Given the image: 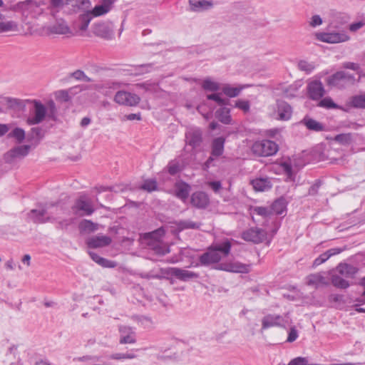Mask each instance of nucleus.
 Returning <instances> with one entry per match:
<instances>
[{
    "label": "nucleus",
    "instance_id": "nucleus-8",
    "mask_svg": "<svg viewBox=\"0 0 365 365\" xmlns=\"http://www.w3.org/2000/svg\"><path fill=\"white\" fill-rule=\"evenodd\" d=\"M287 315L282 316L277 314H267L262 319V330L272 327L285 328L287 324Z\"/></svg>",
    "mask_w": 365,
    "mask_h": 365
},
{
    "label": "nucleus",
    "instance_id": "nucleus-59",
    "mask_svg": "<svg viewBox=\"0 0 365 365\" xmlns=\"http://www.w3.org/2000/svg\"><path fill=\"white\" fill-rule=\"evenodd\" d=\"M91 20V16L90 14H85L81 16V25L80 26V29L82 31H85L87 29L88 24Z\"/></svg>",
    "mask_w": 365,
    "mask_h": 365
},
{
    "label": "nucleus",
    "instance_id": "nucleus-16",
    "mask_svg": "<svg viewBox=\"0 0 365 365\" xmlns=\"http://www.w3.org/2000/svg\"><path fill=\"white\" fill-rule=\"evenodd\" d=\"M166 273L168 274L174 276L179 280L184 282L198 277V274L195 272L178 267L169 268Z\"/></svg>",
    "mask_w": 365,
    "mask_h": 365
},
{
    "label": "nucleus",
    "instance_id": "nucleus-38",
    "mask_svg": "<svg viewBox=\"0 0 365 365\" xmlns=\"http://www.w3.org/2000/svg\"><path fill=\"white\" fill-rule=\"evenodd\" d=\"M245 88L243 86H240L238 87H232L229 84L225 85L222 88V92L225 95L230 98H234L240 93L242 89Z\"/></svg>",
    "mask_w": 365,
    "mask_h": 365
},
{
    "label": "nucleus",
    "instance_id": "nucleus-56",
    "mask_svg": "<svg viewBox=\"0 0 365 365\" xmlns=\"http://www.w3.org/2000/svg\"><path fill=\"white\" fill-rule=\"evenodd\" d=\"M298 336H299V333H298L297 329H296L295 327H290L289 331L288 332V336L287 339V341L292 343V342L294 341L295 340H297Z\"/></svg>",
    "mask_w": 365,
    "mask_h": 365
},
{
    "label": "nucleus",
    "instance_id": "nucleus-28",
    "mask_svg": "<svg viewBox=\"0 0 365 365\" xmlns=\"http://www.w3.org/2000/svg\"><path fill=\"white\" fill-rule=\"evenodd\" d=\"M190 191V186L183 182H177L175 186V195L180 200L185 201Z\"/></svg>",
    "mask_w": 365,
    "mask_h": 365
},
{
    "label": "nucleus",
    "instance_id": "nucleus-62",
    "mask_svg": "<svg viewBox=\"0 0 365 365\" xmlns=\"http://www.w3.org/2000/svg\"><path fill=\"white\" fill-rule=\"evenodd\" d=\"M364 25H365L364 21H359L351 24L349 25V29L351 32H356V31L361 29Z\"/></svg>",
    "mask_w": 365,
    "mask_h": 365
},
{
    "label": "nucleus",
    "instance_id": "nucleus-10",
    "mask_svg": "<svg viewBox=\"0 0 365 365\" xmlns=\"http://www.w3.org/2000/svg\"><path fill=\"white\" fill-rule=\"evenodd\" d=\"M267 236V232L261 228L252 227L245 231L242 234V238L247 242L255 244L263 242Z\"/></svg>",
    "mask_w": 365,
    "mask_h": 365
},
{
    "label": "nucleus",
    "instance_id": "nucleus-4",
    "mask_svg": "<svg viewBox=\"0 0 365 365\" xmlns=\"http://www.w3.org/2000/svg\"><path fill=\"white\" fill-rule=\"evenodd\" d=\"M252 151L257 156H271L278 151V145L274 141L262 140L260 141H256L252 145Z\"/></svg>",
    "mask_w": 365,
    "mask_h": 365
},
{
    "label": "nucleus",
    "instance_id": "nucleus-23",
    "mask_svg": "<svg viewBox=\"0 0 365 365\" xmlns=\"http://www.w3.org/2000/svg\"><path fill=\"white\" fill-rule=\"evenodd\" d=\"M47 214V211L46 209L41 210H31L29 214V218L32 220L35 223H45L46 222H49L51 220L50 217H45V215Z\"/></svg>",
    "mask_w": 365,
    "mask_h": 365
},
{
    "label": "nucleus",
    "instance_id": "nucleus-39",
    "mask_svg": "<svg viewBox=\"0 0 365 365\" xmlns=\"http://www.w3.org/2000/svg\"><path fill=\"white\" fill-rule=\"evenodd\" d=\"M281 168L283 172L287 175L290 180H294V176L296 173V169L294 168L290 160H285L280 164Z\"/></svg>",
    "mask_w": 365,
    "mask_h": 365
},
{
    "label": "nucleus",
    "instance_id": "nucleus-17",
    "mask_svg": "<svg viewBox=\"0 0 365 365\" xmlns=\"http://www.w3.org/2000/svg\"><path fill=\"white\" fill-rule=\"evenodd\" d=\"M29 145L17 146L6 153L5 160L8 163H12L16 159L23 158L29 153Z\"/></svg>",
    "mask_w": 365,
    "mask_h": 365
},
{
    "label": "nucleus",
    "instance_id": "nucleus-1",
    "mask_svg": "<svg viewBox=\"0 0 365 365\" xmlns=\"http://www.w3.org/2000/svg\"><path fill=\"white\" fill-rule=\"evenodd\" d=\"M33 109L30 116L27 118L26 123L30 125H37L42 123L46 118L51 120H56L57 117V108L53 101H48L44 105L41 101L34 100Z\"/></svg>",
    "mask_w": 365,
    "mask_h": 365
},
{
    "label": "nucleus",
    "instance_id": "nucleus-55",
    "mask_svg": "<svg viewBox=\"0 0 365 365\" xmlns=\"http://www.w3.org/2000/svg\"><path fill=\"white\" fill-rule=\"evenodd\" d=\"M252 212L264 217L269 216L271 213L270 210L264 207H255L253 208Z\"/></svg>",
    "mask_w": 365,
    "mask_h": 365
},
{
    "label": "nucleus",
    "instance_id": "nucleus-54",
    "mask_svg": "<svg viewBox=\"0 0 365 365\" xmlns=\"http://www.w3.org/2000/svg\"><path fill=\"white\" fill-rule=\"evenodd\" d=\"M235 107L242 110L244 113L250 111V104L248 101L238 100L235 102Z\"/></svg>",
    "mask_w": 365,
    "mask_h": 365
},
{
    "label": "nucleus",
    "instance_id": "nucleus-63",
    "mask_svg": "<svg viewBox=\"0 0 365 365\" xmlns=\"http://www.w3.org/2000/svg\"><path fill=\"white\" fill-rule=\"evenodd\" d=\"M305 363H307V358L299 356L291 360L288 365H305Z\"/></svg>",
    "mask_w": 365,
    "mask_h": 365
},
{
    "label": "nucleus",
    "instance_id": "nucleus-12",
    "mask_svg": "<svg viewBox=\"0 0 365 365\" xmlns=\"http://www.w3.org/2000/svg\"><path fill=\"white\" fill-rule=\"evenodd\" d=\"M93 33L99 37L110 39L113 36V24L110 21L96 24L93 27Z\"/></svg>",
    "mask_w": 365,
    "mask_h": 365
},
{
    "label": "nucleus",
    "instance_id": "nucleus-32",
    "mask_svg": "<svg viewBox=\"0 0 365 365\" xmlns=\"http://www.w3.org/2000/svg\"><path fill=\"white\" fill-rule=\"evenodd\" d=\"M225 138L219 137L212 141L211 155L214 157H219L224 151Z\"/></svg>",
    "mask_w": 365,
    "mask_h": 365
},
{
    "label": "nucleus",
    "instance_id": "nucleus-43",
    "mask_svg": "<svg viewBox=\"0 0 365 365\" xmlns=\"http://www.w3.org/2000/svg\"><path fill=\"white\" fill-rule=\"evenodd\" d=\"M297 68L301 71H304L307 74H309L314 70L315 65L313 62H309L305 60H300L297 63Z\"/></svg>",
    "mask_w": 365,
    "mask_h": 365
},
{
    "label": "nucleus",
    "instance_id": "nucleus-61",
    "mask_svg": "<svg viewBox=\"0 0 365 365\" xmlns=\"http://www.w3.org/2000/svg\"><path fill=\"white\" fill-rule=\"evenodd\" d=\"M323 23L322 19L320 17L319 15H314L309 21V25L312 27H317L320 25H322Z\"/></svg>",
    "mask_w": 365,
    "mask_h": 365
},
{
    "label": "nucleus",
    "instance_id": "nucleus-2",
    "mask_svg": "<svg viewBox=\"0 0 365 365\" xmlns=\"http://www.w3.org/2000/svg\"><path fill=\"white\" fill-rule=\"evenodd\" d=\"M231 243L228 240L221 243L213 244L199 257L202 265L208 266L219 262L230 252Z\"/></svg>",
    "mask_w": 365,
    "mask_h": 365
},
{
    "label": "nucleus",
    "instance_id": "nucleus-29",
    "mask_svg": "<svg viewBox=\"0 0 365 365\" xmlns=\"http://www.w3.org/2000/svg\"><path fill=\"white\" fill-rule=\"evenodd\" d=\"M253 188L256 191L264 192L269 190L272 187L271 182L268 178H256L251 181Z\"/></svg>",
    "mask_w": 365,
    "mask_h": 365
},
{
    "label": "nucleus",
    "instance_id": "nucleus-13",
    "mask_svg": "<svg viewBox=\"0 0 365 365\" xmlns=\"http://www.w3.org/2000/svg\"><path fill=\"white\" fill-rule=\"evenodd\" d=\"M308 96L312 100H319L325 93L322 83L319 80H313L307 85Z\"/></svg>",
    "mask_w": 365,
    "mask_h": 365
},
{
    "label": "nucleus",
    "instance_id": "nucleus-40",
    "mask_svg": "<svg viewBox=\"0 0 365 365\" xmlns=\"http://www.w3.org/2000/svg\"><path fill=\"white\" fill-rule=\"evenodd\" d=\"M230 113V109L226 107L221 108L216 112L218 119L225 124H229L231 122Z\"/></svg>",
    "mask_w": 365,
    "mask_h": 365
},
{
    "label": "nucleus",
    "instance_id": "nucleus-47",
    "mask_svg": "<svg viewBox=\"0 0 365 365\" xmlns=\"http://www.w3.org/2000/svg\"><path fill=\"white\" fill-rule=\"evenodd\" d=\"M202 86L205 90L209 91H217L220 89L218 83L212 81L209 78L203 81Z\"/></svg>",
    "mask_w": 365,
    "mask_h": 365
},
{
    "label": "nucleus",
    "instance_id": "nucleus-42",
    "mask_svg": "<svg viewBox=\"0 0 365 365\" xmlns=\"http://www.w3.org/2000/svg\"><path fill=\"white\" fill-rule=\"evenodd\" d=\"M201 224L192 222L191 220H182L178 222L177 227L180 231L186 229H193L197 230L199 229Z\"/></svg>",
    "mask_w": 365,
    "mask_h": 365
},
{
    "label": "nucleus",
    "instance_id": "nucleus-34",
    "mask_svg": "<svg viewBox=\"0 0 365 365\" xmlns=\"http://www.w3.org/2000/svg\"><path fill=\"white\" fill-rule=\"evenodd\" d=\"M301 123L304 125L307 128L310 130L316 132L324 130V125L322 123L307 116L303 118Z\"/></svg>",
    "mask_w": 365,
    "mask_h": 365
},
{
    "label": "nucleus",
    "instance_id": "nucleus-25",
    "mask_svg": "<svg viewBox=\"0 0 365 365\" xmlns=\"http://www.w3.org/2000/svg\"><path fill=\"white\" fill-rule=\"evenodd\" d=\"M190 9L193 11L201 12L211 9L213 6L209 0H189Z\"/></svg>",
    "mask_w": 365,
    "mask_h": 365
},
{
    "label": "nucleus",
    "instance_id": "nucleus-51",
    "mask_svg": "<svg viewBox=\"0 0 365 365\" xmlns=\"http://www.w3.org/2000/svg\"><path fill=\"white\" fill-rule=\"evenodd\" d=\"M141 188L148 192L154 191L157 189V182L153 179L146 180L141 185Z\"/></svg>",
    "mask_w": 365,
    "mask_h": 365
},
{
    "label": "nucleus",
    "instance_id": "nucleus-64",
    "mask_svg": "<svg viewBox=\"0 0 365 365\" xmlns=\"http://www.w3.org/2000/svg\"><path fill=\"white\" fill-rule=\"evenodd\" d=\"M207 99L212 100L220 105L224 104V100L220 96L218 93L210 94L207 96Z\"/></svg>",
    "mask_w": 365,
    "mask_h": 365
},
{
    "label": "nucleus",
    "instance_id": "nucleus-37",
    "mask_svg": "<svg viewBox=\"0 0 365 365\" xmlns=\"http://www.w3.org/2000/svg\"><path fill=\"white\" fill-rule=\"evenodd\" d=\"M78 228L81 232L88 234L98 230V225L91 220H83L79 223Z\"/></svg>",
    "mask_w": 365,
    "mask_h": 365
},
{
    "label": "nucleus",
    "instance_id": "nucleus-44",
    "mask_svg": "<svg viewBox=\"0 0 365 365\" xmlns=\"http://www.w3.org/2000/svg\"><path fill=\"white\" fill-rule=\"evenodd\" d=\"M334 140L341 145H348L353 142V135L351 133L338 134L334 137Z\"/></svg>",
    "mask_w": 365,
    "mask_h": 365
},
{
    "label": "nucleus",
    "instance_id": "nucleus-27",
    "mask_svg": "<svg viewBox=\"0 0 365 365\" xmlns=\"http://www.w3.org/2000/svg\"><path fill=\"white\" fill-rule=\"evenodd\" d=\"M336 271L345 277L353 278L358 272V268L347 263H340L336 267Z\"/></svg>",
    "mask_w": 365,
    "mask_h": 365
},
{
    "label": "nucleus",
    "instance_id": "nucleus-26",
    "mask_svg": "<svg viewBox=\"0 0 365 365\" xmlns=\"http://www.w3.org/2000/svg\"><path fill=\"white\" fill-rule=\"evenodd\" d=\"M113 4V0H103L101 4L96 5L92 9L90 14H92L93 16L106 14L110 11Z\"/></svg>",
    "mask_w": 365,
    "mask_h": 365
},
{
    "label": "nucleus",
    "instance_id": "nucleus-30",
    "mask_svg": "<svg viewBox=\"0 0 365 365\" xmlns=\"http://www.w3.org/2000/svg\"><path fill=\"white\" fill-rule=\"evenodd\" d=\"M88 255L95 262L103 267L114 268L117 265L115 262L103 258L93 252H88Z\"/></svg>",
    "mask_w": 365,
    "mask_h": 365
},
{
    "label": "nucleus",
    "instance_id": "nucleus-21",
    "mask_svg": "<svg viewBox=\"0 0 365 365\" xmlns=\"http://www.w3.org/2000/svg\"><path fill=\"white\" fill-rule=\"evenodd\" d=\"M120 332V344H134L135 342V332L133 329L126 326H120L119 327Z\"/></svg>",
    "mask_w": 365,
    "mask_h": 365
},
{
    "label": "nucleus",
    "instance_id": "nucleus-24",
    "mask_svg": "<svg viewBox=\"0 0 365 365\" xmlns=\"http://www.w3.org/2000/svg\"><path fill=\"white\" fill-rule=\"evenodd\" d=\"M307 284L318 288L321 286H327L329 282L322 273H315L309 274L307 277Z\"/></svg>",
    "mask_w": 365,
    "mask_h": 365
},
{
    "label": "nucleus",
    "instance_id": "nucleus-6",
    "mask_svg": "<svg viewBox=\"0 0 365 365\" xmlns=\"http://www.w3.org/2000/svg\"><path fill=\"white\" fill-rule=\"evenodd\" d=\"M94 210L92 201L85 197H81L76 200L71 207L73 214L79 217L91 215Z\"/></svg>",
    "mask_w": 365,
    "mask_h": 365
},
{
    "label": "nucleus",
    "instance_id": "nucleus-7",
    "mask_svg": "<svg viewBox=\"0 0 365 365\" xmlns=\"http://www.w3.org/2000/svg\"><path fill=\"white\" fill-rule=\"evenodd\" d=\"M163 235L164 231L161 229H158L149 234L153 240L149 243V247L156 255H165L170 252L169 247L165 243L159 240V238Z\"/></svg>",
    "mask_w": 365,
    "mask_h": 365
},
{
    "label": "nucleus",
    "instance_id": "nucleus-3",
    "mask_svg": "<svg viewBox=\"0 0 365 365\" xmlns=\"http://www.w3.org/2000/svg\"><path fill=\"white\" fill-rule=\"evenodd\" d=\"M43 1L26 0L18 4V9L26 17L38 18L44 11Z\"/></svg>",
    "mask_w": 365,
    "mask_h": 365
},
{
    "label": "nucleus",
    "instance_id": "nucleus-9",
    "mask_svg": "<svg viewBox=\"0 0 365 365\" xmlns=\"http://www.w3.org/2000/svg\"><path fill=\"white\" fill-rule=\"evenodd\" d=\"M114 101L122 106H135L140 101V98L135 94L125 91H118L114 96Z\"/></svg>",
    "mask_w": 365,
    "mask_h": 365
},
{
    "label": "nucleus",
    "instance_id": "nucleus-46",
    "mask_svg": "<svg viewBox=\"0 0 365 365\" xmlns=\"http://www.w3.org/2000/svg\"><path fill=\"white\" fill-rule=\"evenodd\" d=\"M153 64L151 63L142 64L135 66L132 71L135 76L143 75L150 72L153 70Z\"/></svg>",
    "mask_w": 365,
    "mask_h": 365
},
{
    "label": "nucleus",
    "instance_id": "nucleus-58",
    "mask_svg": "<svg viewBox=\"0 0 365 365\" xmlns=\"http://www.w3.org/2000/svg\"><path fill=\"white\" fill-rule=\"evenodd\" d=\"M329 258V254L326 252L320 255L317 258H316L313 262V267H316L321 264L325 262Z\"/></svg>",
    "mask_w": 365,
    "mask_h": 365
},
{
    "label": "nucleus",
    "instance_id": "nucleus-36",
    "mask_svg": "<svg viewBox=\"0 0 365 365\" xmlns=\"http://www.w3.org/2000/svg\"><path fill=\"white\" fill-rule=\"evenodd\" d=\"M342 74L341 71H338L331 75L327 79V84L329 86L337 87L339 88H345V84L342 83Z\"/></svg>",
    "mask_w": 365,
    "mask_h": 365
},
{
    "label": "nucleus",
    "instance_id": "nucleus-49",
    "mask_svg": "<svg viewBox=\"0 0 365 365\" xmlns=\"http://www.w3.org/2000/svg\"><path fill=\"white\" fill-rule=\"evenodd\" d=\"M9 136L14 138L19 143H21L25 138V132L22 128H16L9 134Z\"/></svg>",
    "mask_w": 365,
    "mask_h": 365
},
{
    "label": "nucleus",
    "instance_id": "nucleus-41",
    "mask_svg": "<svg viewBox=\"0 0 365 365\" xmlns=\"http://www.w3.org/2000/svg\"><path fill=\"white\" fill-rule=\"evenodd\" d=\"M64 4L63 0H50L48 9L50 11L51 15L55 17L60 9L63 7Z\"/></svg>",
    "mask_w": 365,
    "mask_h": 365
},
{
    "label": "nucleus",
    "instance_id": "nucleus-5",
    "mask_svg": "<svg viewBox=\"0 0 365 365\" xmlns=\"http://www.w3.org/2000/svg\"><path fill=\"white\" fill-rule=\"evenodd\" d=\"M316 39L327 43H339L349 40V36L344 31L338 32H318Z\"/></svg>",
    "mask_w": 365,
    "mask_h": 365
},
{
    "label": "nucleus",
    "instance_id": "nucleus-18",
    "mask_svg": "<svg viewBox=\"0 0 365 365\" xmlns=\"http://www.w3.org/2000/svg\"><path fill=\"white\" fill-rule=\"evenodd\" d=\"M121 83L116 81H108L93 86V88L106 96H109L113 91L120 88Z\"/></svg>",
    "mask_w": 365,
    "mask_h": 365
},
{
    "label": "nucleus",
    "instance_id": "nucleus-50",
    "mask_svg": "<svg viewBox=\"0 0 365 365\" xmlns=\"http://www.w3.org/2000/svg\"><path fill=\"white\" fill-rule=\"evenodd\" d=\"M136 87L138 88H142L144 89L146 91L149 92H157L158 90V85L156 83H138L136 84Z\"/></svg>",
    "mask_w": 365,
    "mask_h": 365
},
{
    "label": "nucleus",
    "instance_id": "nucleus-20",
    "mask_svg": "<svg viewBox=\"0 0 365 365\" xmlns=\"http://www.w3.org/2000/svg\"><path fill=\"white\" fill-rule=\"evenodd\" d=\"M112 239L106 235H98L89 237L86 240V245L89 248H101L109 245Z\"/></svg>",
    "mask_w": 365,
    "mask_h": 365
},
{
    "label": "nucleus",
    "instance_id": "nucleus-45",
    "mask_svg": "<svg viewBox=\"0 0 365 365\" xmlns=\"http://www.w3.org/2000/svg\"><path fill=\"white\" fill-rule=\"evenodd\" d=\"M331 283L334 287L340 289H346L349 287L348 281L337 274H333L331 276Z\"/></svg>",
    "mask_w": 365,
    "mask_h": 365
},
{
    "label": "nucleus",
    "instance_id": "nucleus-11",
    "mask_svg": "<svg viewBox=\"0 0 365 365\" xmlns=\"http://www.w3.org/2000/svg\"><path fill=\"white\" fill-rule=\"evenodd\" d=\"M292 114V107L285 101H278L276 104V110L272 113V115L277 120H288Z\"/></svg>",
    "mask_w": 365,
    "mask_h": 365
},
{
    "label": "nucleus",
    "instance_id": "nucleus-57",
    "mask_svg": "<svg viewBox=\"0 0 365 365\" xmlns=\"http://www.w3.org/2000/svg\"><path fill=\"white\" fill-rule=\"evenodd\" d=\"M168 171L170 175H175L180 171L179 163L176 161H171L168 165Z\"/></svg>",
    "mask_w": 365,
    "mask_h": 365
},
{
    "label": "nucleus",
    "instance_id": "nucleus-22",
    "mask_svg": "<svg viewBox=\"0 0 365 365\" xmlns=\"http://www.w3.org/2000/svg\"><path fill=\"white\" fill-rule=\"evenodd\" d=\"M191 203L197 208H205L209 204V197L203 192H196L191 196Z\"/></svg>",
    "mask_w": 365,
    "mask_h": 365
},
{
    "label": "nucleus",
    "instance_id": "nucleus-52",
    "mask_svg": "<svg viewBox=\"0 0 365 365\" xmlns=\"http://www.w3.org/2000/svg\"><path fill=\"white\" fill-rule=\"evenodd\" d=\"M319 106L327 108H338L339 106L329 97H327L321 100Z\"/></svg>",
    "mask_w": 365,
    "mask_h": 365
},
{
    "label": "nucleus",
    "instance_id": "nucleus-31",
    "mask_svg": "<svg viewBox=\"0 0 365 365\" xmlns=\"http://www.w3.org/2000/svg\"><path fill=\"white\" fill-rule=\"evenodd\" d=\"M348 105L354 108L365 109V93L351 96Z\"/></svg>",
    "mask_w": 365,
    "mask_h": 365
},
{
    "label": "nucleus",
    "instance_id": "nucleus-53",
    "mask_svg": "<svg viewBox=\"0 0 365 365\" xmlns=\"http://www.w3.org/2000/svg\"><path fill=\"white\" fill-rule=\"evenodd\" d=\"M343 76H341L342 78V83L345 84V87L349 85H354L356 80L355 79V77L345 71H341Z\"/></svg>",
    "mask_w": 365,
    "mask_h": 365
},
{
    "label": "nucleus",
    "instance_id": "nucleus-14",
    "mask_svg": "<svg viewBox=\"0 0 365 365\" xmlns=\"http://www.w3.org/2000/svg\"><path fill=\"white\" fill-rule=\"evenodd\" d=\"M217 269L230 272L248 273L250 270V266L239 262H232L220 264Z\"/></svg>",
    "mask_w": 365,
    "mask_h": 365
},
{
    "label": "nucleus",
    "instance_id": "nucleus-35",
    "mask_svg": "<svg viewBox=\"0 0 365 365\" xmlns=\"http://www.w3.org/2000/svg\"><path fill=\"white\" fill-rule=\"evenodd\" d=\"M76 88H71L68 90H60L55 93V98L56 100L62 102L69 101L72 96L76 93L75 90Z\"/></svg>",
    "mask_w": 365,
    "mask_h": 365
},
{
    "label": "nucleus",
    "instance_id": "nucleus-19",
    "mask_svg": "<svg viewBox=\"0 0 365 365\" xmlns=\"http://www.w3.org/2000/svg\"><path fill=\"white\" fill-rule=\"evenodd\" d=\"M185 141L188 145L195 148L202 141V131L197 128H190L185 133Z\"/></svg>",
    "mask_w": 365,
    "mask_h": 365
},
{
    "label": "nucleus",
    "instance_id": "nucleus-48",
    "mask_svg": "<svg viewBox=\"0 0 365 365\" xmlns=\"http://www.w3.org/2000/svg\"><path fill=\"white\" fill-rule=\"evenodd\" d=\"M285 209V204L283 200H277L272 204V210L277 215H282Z\"/></svg>",
    "mask_w": 365,
    "mask_h": 365
},
{
    "label": "nucleus",
    "instance_id": "nucleus-33",
    "mask_svg": "<svg viewBox=\"0 0 365 365\" xmlns=\"http://www.w3.org/2000/svg\"><path fill=\"white\" fill-rule=\"evenodd\" d=\"M18 25L15 21H6L4 16L0 13V33L16 31Z\"/></svg>",
    "mask_w": 365,
    "mask_h": 365
},
{
    "label": "nucleus",
    "instance_id": "nucleus-15",
    "mask_svg": "<svg viewBox=\"0 0 365 365\" xmlns=\"http://www.w3.org/2000/svg\"><path fill=\"white\" fill-rule=\"evenodd\" d=\"M47 31L52 34L68 35L71 34L72 31L65 20L60 19L56 22L47 27Z\"/></svg>",
    "mask_w": 365,
    "mask_h": 365
},
{
    "label": "nucleus",
    "instance_id": "nucleus-60",
    "mask_svg": "<svg viewBox=\"0 0 365 365\" xmlns=\"http://www.w3.org/2000/svg\"><path fill=\"white\" fill-rule=\"evenodd\" d=\"M8 354L12 355L14 359H16L19 363L21 361V358L19 356V351L18 350V346L13 345L9 347L8 350Z\"/></svg>",
    "mask_w": 365,
    "mask_h": 365
}]
</instances>
